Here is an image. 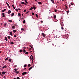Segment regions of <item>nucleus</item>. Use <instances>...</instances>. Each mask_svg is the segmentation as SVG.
<instances>
[{"label":"nucleus","instance_id":"nucleus-9","mask_svg":"<svg viewBox=\"0 0 79 79\" xmlns=\"http://www.w3.org/2000/svg\"><path fill=\"white\" fill-rule=\"evenodd\" d=\"M5 39L6 40V41H8V39H7L6 37H5Z\"/></svg>","mask_w":79,"mask_h":79},{"label":"nucleus","instance_id":"nucleus-49","mask_svg":"<svg viewBox=\"0 0 79 79\" xmlns=\"http://www.w3.org/2000/svg\"><path fill=\"white\" fill-rule=\"evenodd\" d=\"M17 67V65H15L14 66V68H15V67Z\"/></svg>","mask_w":79,"mask_h":79},{"label":"nucleus","instance_id":"nucleus-63","mask_svg":"<svg viewBox=\"0 0 79 79\" xmlns=\"http://www.w3.org/2000/svg\"><path fill=\"white\" fill-rule=\"evenodd\" d=\"M62 1H63V2H64V0H62Z\"/></svg>","mask_w":79,"mask_h":79},{"label":"nucleus","instance_id":"nucleus-61","mask_svg":"<svg viewBox=\"0 0 79 79\" xmlns=\"http://www.w3.org/2000/svg\"><path fill=\"white\" fill-rule=\"evenodd\" d=\"M41 23H43V21H41Z\"/></svg>","mask_w":79,"mask_h":79},{"label":"nucleus","instance_id":"nucleus-4","mask_svg":"<svg viewBox=\"0 0 79 79\" xmlns=\"http://www.w3.org/2000/svg\"><path fill=\"white\" fill-rule=\"evenodd\" d=\"M6 5H7L8 6L9 8H10V6L9 5V4H8V2H6Z\"/></svg>","mask_w":79,"mask_h":79},{"label":"nucleus","instance_id":"nucleus-30","mask_svg":"<svg viewBox=\"0 0 79 79\" xmlns=\"http://www.w3.org/2000/svg\"><path fill=\"white\" fill-rule=\"evenodd\" d=\"M10 44H14V43H13V42H12L10 43Z\"/></svg>","mask_w":79,"mask_h":79},{"label":"nucleus","instance_id":"nucleus-23","mask_svg":"<svg viewBox=\"0 0 79 79\" xmlns=\"http://www.w3.org/2000/svg\"><path fill=\"white\" fill-rule=\"evenodd\" d=\"M7 24H8L6 23L4 25V26H6V25H7Z\"/></svg>","mask_w":79,"mask_h":79},{"label":"nucleus","instance_id":"nucleus-58","mask_svg":"<svg viewBox=\"0 0 79 79\" xmlns=\"http://www.w3.org/2000/svg\"><path fill=\"white\" fill-rule=\"evenodd\" d=\"M19 6H21V4L19 5Z\"/></svg>","mask_w":79,"mask_h":79},{"label":"nucleus","instance_id":"nucleus-11","mask_svg":"<svg viewBox=\"0 0 79 79\" xmlns=\"http://www.w3.org/2000/svg\"><path fill=\"white\" fill-rule=\"evenodd\" d=\"M38 4H40V5H42V2H38Z\"/></svg>","mask_w":79,"mask_h":79},{"label":"nucleus","instance_id":"nucleus-57","mask_svg":"<svg viewBox=\"0 0 79 79\" xmlns=\"http://www.w3.org/2000/svg\"><path fill=\"white\" fill-rule=\"evenodd\" d=\"M18 10H20L21 9H19V8L18 9Z\"/></svg>","mask_w":79,"mask_h":79},{"label":"nucleus","instance_id":"nucleus-48","mask_svg":"<svg viewBox=\"0 0 79 79\" xmlns=\"http://www.w3.org/2000/svg\"><path fill=\"white\" fill-rule=\"evenodd\" d=\"M71 5H74V4H73L72 3H71Z\"/></svg>","mask_w":79,"mask_h":79},{"label":"nucleus","instance_id":"nucleus-24","mask_svg":"<svg viewBox=\"0 0 79 79\" xmlns=\"http://www.w3.org/2000/svg\"><path fill=\"white\" fill-rule=\"evenodd\" d=\"M25 2L27 3H28V2H27V0H25Z\"/></svg>","mask_w":79,"mask_h":79},{"label":"nucleus","instance_id":"nucleus-17","mask_svg":"<svg viewBox=\"0 0 79 79\" xmlns=\"http://www.w3.org/2000/svg\"><path fill=\"white\" fill-rule=\"evenodd\" d=\"M51 0V2H52V3H54L55 2V1L53 0Z\"/></svg>","mask_w":79,"mask_h":79},{"label":"nucleus","instance_id":"nucleus-40","mask_svg":"<svg viewBox=\"0 0 79 79\" xmlns=\"http://www.w3.org/2000/svg\"><path fill=\"white\" fill-rule=\"evenodd\" d=\"M15 10L16 11H18V10L17 9H16Z\"/></svg>","mask_w":79,"mask_h":79},{"label":"nucleus","instance_id":"nucleus-1","mask_svg":"<svg viewBox=\"0 0 79 79\" xmlns=\"http://www.w3.org/2000/svg\"><path fill=\"white\" fill-rule=\"evenodd\" d=\"M27 74V73L24 72L22 73V76H23V75H25V74Z\"/></svg>","mask_w":79,"mask_h":79},{"label":"nucleus","instance_id":"nucleus-26","mask_svg":"<svg viewBox=\"0 0 79 79\" xmlns=\"http://www.w3.org/2000/svg\"><path fill=\"white\" fill-rule=\"evenodd\" d=\"M8 61H10V62H11V60L10 59H9L8 60Z\"/></svg>","mask_w":79,"mask_h":79},{"label":"nucleus","instance_id":"nucleus-62","mask_svg":"<svg viewBox=\"0 0 79 79\" xmlns=\"http://www.w3.org/2000/svg\"><path fill=\"white\" fill-rule=\"evenodd\" d=\"M26 68H25V70H26Z\"/></svg>","mask_w":79,"mask_h":79},{"label":"nucleus","instance_id":"nucleus-50","mask_svg":"<svg viewBox=\"0 0 79 79\" xmlns=\"http://www.w3.org/2000/svg\"><path fill=\"white\" fill-rule=\"evenodd\" d=\"M6 9H4V11H6Z\"/></svg>","mask_w":79,"mask_h":79},{"label":"nucleus","instance_id":"nucleus-19","mask_svg":"<svg viewBox=\"0 0 79 79\" xmlns=\"http://www.w3.org/2000/svg\"><path fill=\"white\" fill-rule=\"evenodd\" d=\"M33 8H34V9H36V7H35V6H33Z\"/></svg>","mask_w":79,"mask_h":79},{"label":"nucleus","instance_id":"nucleus-20","mask_svg":"<svg viewBox=\"0 0 79 79\" xmlns=\"http://www.w3.org/2000/svg\"><path fill=\"white\" fill-rule=\"evenodd\" d=\"M32 9H33V7H32L30 8L29 10H32Z\"/></svg>","mask_w":79,"mask_h":79},{"label":"nucleus","instance_id":"nucleus-37","mask_svg":"<svg viewBox=\"0 0 79 79\" xmlns=\"http://www.w3.org/2000/svg\"><path fill=\"white\" fill-rule=\"evenodd\" d=\"M23 52V50H20V51H19L20 52Z\"/></svg>","mask_w":79,"mask_h":79},{"label":"nucleus","instance_id":"nucleus-59","mask_svg":"<svg viewBox=\"0 0 79 79\" xmlns=\"http://www.w3.org/2000/svg\"><path fill=\"white\" fill-rule=\"evenodd\" d=\"M22 16H23V14H22Z\"/></svg>","mask_w":79,"mask_h":79},{"label":"nucleus","instance_id":"nucleus-22","mask_svg":"<svg viewBox=\"0 0 79 79\" xmlns=\"http://www.w3.org/2000/svg\"><path fill=\"white\" fill-rule=\"evenodd\" d=\"M2 74H6V72H2Z\"/></svg>","mask_w":79,"mask_h":79},{"label":"nucleus","instance_id":"nucleus-44","mask_svg":"<svg viewBox=\"0 0 79 79\" xmlns=\"http://www.w3.org/2000/svg\"><path fill=\"white\" fill-rule=\"evenodd\" d=\"M61 29H62V30H63V29H64V28H63V27H61Z\"/></svg>","mask_w":79,"mask_h":79},{"label":"nucleus","instance_id":"nucleus-34","mask_svg":"<svg viewBox=\"0 0 79 79\" xmlns=\"http://www.w3.org/2000/svg\"><path fill=\"white\" fill-rule=\"evenodd\" d=\"M26 66H27V64H25L24 65L23 67H26Z\"/></svg>","mask_w":79,"mask_h":79},{"label":"nucleus","instance_id":"nucleus-16","mask_svg":"<svg viewBox=\"0 0 79 79\" xmlns=\"http://www.w3.org/2000/svg\"><path fill=\"white\" fill-rule=\"evenodd\" d=\"M15 26H12V29H15Z\"/></svg>","mask_w":79,"mask_h":79},{"label":"nucleus","instance_id":"nucleus-39","mask_svg":"<svg viewBox=\"0 0 79 79\" xmlns=\"http://www.w3.org/2000/svg\"><path fill=\"white\" fill-rule=\"evenodd\" d=\"M32 15H34V13L33 12H32Z\"/></svg>","mask_w":79,"mask_h":79},{"label":"nucleus","instance_id":"nucleus-7","mask_svg":"<svg viewBox=\"0 0 79 79\" xmlns=\"http://www.w3.org/2000/svg\"><path fill=\"white\" fill-rule=\"evenodd\" d=\"M9 33L11 35H13V33L12 32L10 31Z\"/></svg>","mask_w":79,"mask_h":79},{"label":"nucleus","instance_id":"nucleus-3","mask_svg":"<svg viewBox=\"0 0 79 79\" xmlns=\"http://www.w3.org/2000/svg\"><path fill=\"white\" fill-rule=\"evenodd\" d=\"M2 17L5 18V13H2Z\"/></svg>","mask_w":79,"mask_h":79},{"label":"nucleus","instance_id":"nucleus-8","mask_svg":"<svg viewBox=\"0 0 79 79\" xmlns=\"http://www.w3.org/2000/svg\"><path fill=\"white\" fill-rule=\"evenodd\" d=\"M6 68V65H5L4 66L2 67V69H4L5 68Z\"/></svg>","mask_w":79,"mask_h":79},{"label":"nucleus","instance_id":"nucleus-54","mask_svg":"<svg viewBox=\"0 0 79 79\" xmlns=\"http://www.w3.org/2000/svg\"><path fill=\"white\" fill-rule=\"evenodd\" d=\"M2 12H5V11L4 10H2Z\"/></svg>","mask_w":79,"mask_h":79},{"label":"nucleus","instance_id":"nucleus-6","mask_svg":"<svg viewBox=\"0 0 79 79\" xmlns=\"http://www.w3.org/2000/svg\"><path fill=\"white\" fill-rule=\"evenodd\" d=\"M11 10H9L8 11L7 13H8V14H10V13H11Z\"/></svg>","mask_w":79,"mask_h":79},{"label":"nucleus","instance_id":"nucleus-27","mask_svg":"<svg viewBox=\"0 0 79 79\" xmlns=\"http://www.w3.org/2000/svg\"><path fill=\"white\" fill-rule=\"evenodd\" d=\"M14 71H18V69H15Z\"/></svg>","mask_w":79,"mask_h":79},{"label":"nucleus","instance_id":"nucleus-21","mask_svg":"<svg viewBox=\"0 0 79 79\" xmlns=\"http://www.w3.org/2000/svg\"><path fill=\"white\" fill-rule=\"evenodd\" d=\"M54 18L55 19L56 18V15H54Z\"/></svg>","mask_w":79,"mask_h":79},{"label":"nucleus","instance_id":"nucleus-51","mask_svg":"<svg viewBox=\"0 0 79 79\" xmlns=\"http://www.w3.org/2000/svg\"><path fill=\"white\" fill-rule=\"evenodd\" d=\"M24 5H27V4L26 3H24Z\"/></svg>","mask_w":79,"mask_h":79},{"label":"nucleus","instance_id":"nucleus-52","mask_svg":"<svg viewBox=\"0 0 79 79\" xmlns=\"http://www.w3.org/2000/svg\"><path fill=\"white\" fill-rule=\"evenodd\" d=\"M31 56V58L32 59H33V56Z\"/></svg>","mask_w":79,"mask_h":79},{"label":"nucleus","instance_id":"nucleus-38","mask_svg":"<svg viewBox=\"0 0 79 79\" xmlns=\"http://www.w3.org/2000/svg\"><path fill=\"white\" fill-rule=\"evenodd\" d=\"M28 54V52H25V54H26V55H27V54Z\"/></svg>","mask_w":79,"mask_h":79},{"label":"nucleus","instance_id":"nucleus-35","mask_svg":"<svg viewBox=\"0 0 79 79\" xmlns=\"http://www.w3.org/2000/svg\"><path fill=\"white\" fill-rule=\"evenodd\" d=\"M21 31H24V28H21Z\"/></svg>","mask_w":79,"mask_h":79},{"label":"nucleus","instance_id":"nucleus-36","mask_svg":"<svg viewBox=\"0 0 79 79\" xmlns=\"http://www.w3.org/2000/svg\"><path fill=\"white\" fill-rule=\"evenodd\" d=\"M23 23H26V21H25V20H23Z\"/></svg>","mask_w":79,"mask_h":79},{"label":"nucleus","instance_id":"nucleus-13","mask_svg":"<svg viewBox=\"0 0 79 79\" xmlns=\"http://www.w3.org/2000/svg\"><path fill=\"white\" fill-rule=\"evenodd\" d=\"M14 15H15V14H14V13H12V14H11L12 17L13 16H14Z\"/></svg>","mask_w":79,"mask_h":79},{"label":"nucleus","instance_id":"nucleus-12","mask_svg":"<svg viewBox=\"0 0 79 79\" xmlns=\"http://www.w3.org/2000/svg\"><path fill=\"white\" fill-rule=\"evenodd\" d=\"M9 58V57H7L5 59V61H6V60H8V59Z\"/></svg>","mask_w":79,"mask_h":79},{"label":"nucleus","instance_id":"nucleus-33","mask_svg":"<svg viewBox=\"0 0 79 79\" xmlns=\"http://www.w3.org/2000/svg\"><path fill=\"white\" fill-rule=\"evenodd\" d=\"M18 16H21V14L20 13H19L18 14Z\"/></svg>","mask_w":79,"mask_h":79},{"label":"nucleus","instance_id":"nucleus-60","mask_svg":"<svg viewBox=\"0 0 79 79\" xmlns=\"http://www.w3.org/2000/svg\"><path fill=\"white\" fill-rule=\"evenodd\" d=\"M4 78H5V79H6V77H4Z\"/></svg>","mask_w":79,"mask_h":79},{"label":"nucleus","instance_id":"nucleus-46","mask_svg":"<svg viewBox=\"0 0 79 79\" xmlns=\"http://www.w3.org/2000/svg\"><path fill=\"white\" fill-rule=\"evenodd\" d=\"M16 37V35H14V37Z\"/></svg>","mask_w":79,"mask_h":79},{"label":"nucleus","instance_id":"nucleus-43","mask_svg":"<svg viewBox=\"0 0 79 79\" xmlns=\"http://www.w3.org/2000/svg\"><path fill=\"white\" fill-rule=\"evenodd\" d=\"M54 11H55V12H56V11H57V10H54Z\"/></svg>","mask_w":79,"mask_h":79},{"label":"nucleus","instance_id":"nucleus-45","mask_svg":"<svg viewBox=\"0 0 79 79\" xmlns=\"http://www.w3.org/2000/svg\"><path fill=\"white\" fill-rule=\"evenodd\" d=\"M1 76H4V74H3L1 73Z\"/></svg>","mask_w":79,"mask_h":79},{"label":"nucleus","instance_id":"nucleus-2","mask_svg":"<svg viewBox=\"0 0 79 79\" xmlns=\"http://www.w3.org/2000/svg\"><path fill=\"white\" fill-rule=\"evenodd\" d=\"M42 35L44 37H45V34L43 33H42Z\"/></svg>","mask_w":79,"mask_h":79},{"label":"nucleus","instance_id":"nucleus-25","mask_svg":"<svg viewBox=\"0 0 79 79\" xmlns=\"http://www.w3.org/2000/svg\"><path fill=\"white\" fill-rule=\"evenodd\" d=\"M13 21L11 20H8V22H12Z\"/></svg>","mask_w":79,"mask_h":79},{"label":"nucleus","instance_id":"nucleus-56","mask_svg":"<svg viewBox=\"0 0 79 79\" xmlns=\"http://www.w3.org/2000/svg\"><path fill=\"white\" fill-rule=\"evenodd\" d=\"M1 74H2V72H0V75H1Z\"/></svg>","mask_w":79,"mask_h":79},{"label":"nucleus","instance_id":"nucleus-28","mask_svg":"<svg viewBox=\"0 0 79 79\" xmlns=\"http://www.w3.org/2000/svg\"><path fill=\"white\" fill-rule=\"evenodd\" d=\"M35 16L36 18H38L39 16H38V15H37V14H36Z\"/></svg>","mask_w":79,"mask_h":79},{"label":"nucleus","instance_id":"nucleus-47","mask_svg":"<svg viewBox=\"0 0 79 79\" xmlns=\"http://www.w3.org/2000/svg\"><path fill=\"white\" fill-rule=\"evenodd\" d=\"M26 10H24V11H23L24 12H26Z\"/></svg>","mask_w":79,"mask_h":79},{"label":"nucleus","instance_id":"nucleus-31","mask_svg":"<svg viewBox=\"0 0 79 79\" xmlns=\"http://www.w3.org/2000/svg\"><path fill=\"white\" fill-rule=\"evenodd\" d=\"M21 4H24V2H21Z\"/></svg>","mask_w":79,"mask_h":79},{"label":"nucleus","instance_id":"nucleus-14","mask_svg":"<svg viewBox=\"0 0 79 79\" xmlns=\"http://www.w3.org/2000/svg\"><path fill=\"white\" fill-rule=\"evenodd\" d=\"M13 32H14V33H15L16 32V30H14L13 31Z\"/></svg>","mask_w":79,"mask_h":79},{"label":"nucleus","instance_id":"nucleus-15","mask_svg":"<svg viewBox=\"0 0 79 79\" xmlns=\"http://www.w3.org/2000/svg\"><path fill=\"white\" fill-rule=\"evenodd\" d=\"M33 68V67H30L29 68V70H31V69H32V68Z\"/></svg>","mask_w":79,"mask_h":79},{"label":"nucleus","instance_id":"nucleus-64","mask_svg":"<svg viewBox=\"0 0 79 79\" xmlns=\"http://www.w3.org/2000/svg\"><path fill=\"white\" fill-rule=\"evenodd\" d=\"M29 50H31V48H30Z\"/></svg>","mask_w":79,"mask_h":79},{"label":"nucleus","instance_id":"nucleus-29","mask_svg":"<svg viewBox=\"0 0 79 79\" xmlns=\"http://www.w3.org/2000/svg\"><path fill=\"white\" fill-rule=\"evenodd\" d=\"M23 53H25V52H26V50H25V49H23Z\"/></svg>","mask_w":79,"mask_h":79},{"label":"nucleus","instance_id":"nucleus-42","mask_svg":"<svg viewBox=\"0 0 79 79\" xmlns=\"http://www.w3.org/2000/svg\"><path fill=\"white\" fill-rule=\"evenodd\" d=\"M17 79H20V78L19 77H17Z\"/></svg>","mask_w":79,"mask_h":79},{"label":"nucleus","instance_id":"nucleus-5","mask_svg":"<svg viewBox=\"0 0 79 79\" xmlns=\"http://www.w3.org/2000/svg\"><path fill=\"white\" fill-rule=\"evenodd\" d=\"M15 73H16V74H19V71H15L14 72Z\"/></svg>","mask_w":79,"mask_h":79},{"label":"nucleus","instance_id":"nucleus-18","mask_svg":"<svg viewBox=\"0 0 79 79\" xmlns=\"http://www.w3.org/2000/svg\"><path fill=\"white\" fill-rule=\"evenodd\" d=\"M31 64H28V67H31Z\"/></svg>","mask_w":79,"mask_h":79},{"label":"nucleus","instance_id":"nucleus-32","mask_svg":"<svg viewBox=\"0 0 79 79\" xmlns=\"http://www.w3.org/2000/svg\"><path fill=\"white\" fill-rule=\"evenodd\" d=\"M10 36H7V38H8V39H10Z\"/></svg>","mask_w":79,"mask_h":79},{"label":"nucleus","instance_id":"nucleus-10","mask_svg":"<svg viewBox=\"0 0 79 79\" xmlns=\"http://www.w3.org/2000/svg\"><path fill=\"white\" fill-rule=\"evenodd\" d=\"M12 6L13 7V8H14V9H15V5L14 4L12 5Z\"/></svg>","mask_w":79,"mask_h":79},{"label":"nucleus","instance_id":"nucleus-41","mask_svg":"<svg viewBox=\"0 0 79 79\" xmlns=\"http://www.w3.org/2000/svg\"><path fill=\"white\" fill-rule=\"evenodd\" d=\"M66 12H67V14H68V13H69V11H67Z\"/></svg>","mask_w":79,"mask_h":79},{"label":"nucleus","instance_id":"nucleus-53","mask_svg":"<svg viewBox=\"0 0 79 79\" xmlns=\"http://www.w3.org/2000/svg\"><path fill=\"white\" fill-rule=\"evenodd\" d=\"M33 62H34V60H32V63H33Z\"/></svg>","mask_w":79,"mask_h":79},{"label":"nucleus","instance_id":"nucleus-55","mask_svg":"<svg viewBox=\"0 0 79 79\" xmlns=\"http://www.w3.org/2000/svg\"><path fill=\"white\" fill-rule=\"evenodd\" d=\"M28 13H29V11H27V14Z\"/></svg>","mask_w":79,"mask_h":79}]
</instances>
